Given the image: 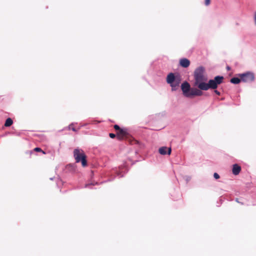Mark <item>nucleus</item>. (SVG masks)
<instances>
[{
    "mask_svg": "<svg viewBox=\"0 0 256 256\" xmlns=\"http://www.w3.org/2000/svg\"><path fill=\"white\" fill-rule=\"evenodd\" d=\"M205 69L203 66H199L194 72V86L201 90H207L210 88L216 89L218 85L221 84L224 80L222 76H216L214 79L210 80L208 83L206 76L204 75Z\"/></svg>",
    "mask_w": 256,
    "mask_h": 256,
    "instance_id": "f257e3e1",
    "label": "nucleus"
},
{
    "mask_svg": "<svg viewBox=\"0 0 256 256\" xmlns=\"http://www.w3.org/2000/svg\"><path fill=\"white\" fill-rule=\"evenodd\" d=\"M74 156L76 162H81L83 167L87 166L86 156L82 150L76 148L74 150Z\"/></svg>",
    "mask_w": 256,
    "mask_h": 256,
    "instance_id": "f03ea898",
    "label": "nucleus"
},
{
    "mask_svg": "<svg viewBox=\"0 0 256 256\" xmlns=\"http://www.w3.org/2000/svg\"><path fill=\"white\" fill-rule=\"evenodd\" d=\"M242 81L244 82H250L254 80V76L253 73L248 72L239 75Z\"/></svg>",
    "mask_w": 256,
    "mask_h": 256,
    "instance_id": "7ed1b4c3",
    "label": "nucleus"
},
{
    "mask_svg": "<svg viewBox=\"0 0 256 256\" xmlns=\"http://www.w3.org/2000/svg\"><path fill=\"white\" fill-rule=\"evenodd\" d=\"M184 94L187 97H190V92L191 90L190 84L186 82H184L181 86Z\"/></svg>",
    "mask_w": 256,
    "mask_h": 256,
    "instance_id": "20e7f679",
    "label": "nucleus"
},
{
    "mask_svg": "<svg viewBox=\"0 0 256 256\" xmlns=\"http://www.w3.org/2000/svg\"><path fill=\"white\" fill-rule=\"evenodd\" d=\"M116 138L119 140H122L124 138H127L128 132L127 130L124 128H121L116 132Z\"/></svg>",
    "mask_w": 256,
    "mask_h": 256,
    "instance_id": "39448f33",
    "label": "nucleus"
},
{
    "mask_svg": "<svg viewBox=\"0 0 256 256\" xmlns=\"http://www.w3.org/2000/svg\"><path fill=\"white\" fill-rule=\"evenodd\" d=\"M202 90L197 88H191L190 92V97L192 96H201L202 95Z\"/></svg>",
    "mask_w": 256,
    "mask_h": 256,
    "instance_id": "423d86ee",
    "label": "nucleus"
},
{
    "mask_svg": "<svg viewBox=\"0 0 256 256\" xmlns=\"http://www.w3.org/2000/svg\"><path fill=\"white\" fill-rule=\"evenodd\" d=\"M158 152L160 154L164 155L168 154L170 155L171 154L172 149L171 148H167L166 146H162L158 150Z\"/></svg>",
    "mask_w": 256,
    "mask_h": 256,
    "instance_id": "0eeeda50",
    "label": "nucleus"
},
{
    "mask_svg": "<svg viewBox=\"0 0 256 256\" xmlns=\"http://www.w3.org/2000/svg\"><path fill=\"white\" fill-rule=\"evenodd\" d=\"M175 80V76L172 73H170L168 74L166 78V82L168 84H170V86L173 88L176 86H174V82Z\"/></svg>",
    "mask_w": 256,
    "mask_h": 256,
    "instance_id": "6e6552de",
    "label": "nucleus"
},
{
    "mask_svg": "<svg viewBox=\"0 0 256 256\" xmlns=\"http://www.w3.org/2000/svg\"><path fill=\"white\" fill-rule=\"evenodd\" d=\"M180 64L182 67L186 68L190 65V61L186 58H183L180 60Z\"/></svg>",
    "mask_w": 256,
    "mask_h": 256,
    "instance_id": "1a4fd4ad",
    "label": "nucleus"
},
{
    "mask_svg": "<svg viewBox=\"0 0 256 256\" xmlns=\"http://www.w3.org/2000/svg\"><path fill=\"white\" fill-rule=\"evenodd\" d=\"M240 170H241V167L240 166H239L238 164H234L233 165L232 172V174H234L238 175V174H239Z\"/></svg>",
    "mask_w": 256,
    "mask_h": 256,
    "instance_id": "9d476101",
    "label": "nucleus"
},
{
    "mask_svg": "<svg viewBox=\"0 0 256 256\" xmlns=\"http://www.w3.org/2000/svg\"><path fill=\"white\" fill-rule=\"evenodd\" d=\"M12 124H13V121H12V119L10 118H8L6 120V122L4 124V126L6 127H8V126H11Z\"/></svg>",
    "mask_w": 256,
    "mask_h": 256,
    "instance_id": "9b49d317",
    "label": "nucleus"
},
{
    "mask_svg": "<svg viewBox=\"0 0 256 256\" xmlns=\"http://www.w3.org/2000/svg\"><path fill=\"white\" fill-rule=\"evenodd\" d=\"M241 80V78H232L230 79V82L234 84H238L240 82Z\"/></svg>",
    "mask_w": 256,
    "mask_h": 256,
    "instance_id": "f8f14e48",
    "label": "nucleus"
},
{
    "mask_svg": "<svg viewBox=\"0 0 256 256\" xmlns=\"http://www.w3.org/2000/svg\"><path fill=\"white\" fill-rule=\"evenodd\" d=\"M33 151L36 152H42L44 154H46V152L43 151L40 148H36L33 150Z\"/></svg>",
    "mask_w": 256,
    "mask_h": 256,
    "instance_id": "ddd939ff",
    "label": "nucleus"
},
{
    "mask_svg": "<svg viewBox=\"0 0 256 256\" xmlns=\"http://www.w3.org/2000/svg\"><path fill=\"white\" fill-rule=\"evenodd\" d=\"M69 130H72L74 132H76L77 130L75 128L73 124H71L68 126Z\"/></svg>",
    "mask_w": 256,
    "mask_h": 256,
    "instance_id": "4468645a",
    "label": "nucleus"
},
{
    "mask_svg": "<svg viewBox=\"0 0 256 256\" xmlns=\"http://www.w3.org/2000/svg\"><path fill=\"white\" fill-rule=\"evenodd\" d=\"M114 128L117 132L121 129V128H120V127L117 124L114 125Z\"/></svg>",
    "mask_w": 256,
    "mask_h": 256,
    "instance_id": "2eb2a0df",
    "label": "nucleus"
},
{
    "mask_svg": "<svg viewBox=\"0 0 256 256\" xmlns=\"http://www.w3.org/2000/svg\"><path fill=\"white\" fill-rule=\"evenodd\" d=\"M214 176L216 179H218L220 178V176L216 172L214 173Z\"/></svg>",
    "mask_w": 256,
    "mask_h": 256,
    "instance_id": "dca6fc26",
    "label": "nucleus"
},
{
    "mask_svg": "<svg viewBox=\"0 0 256 256\" xmlns=\"http://www.w3.org/2000/svg\"><path fill=\"white\" fill-rule=\"evenodd\" d=\"M109 136H110V138H116V135L115 134H114L110 133V134H109Z\"/></svg>",
    "mask_w": 256,
    "mask_h": 256,
    "instance_id": "f3484780",
    "label": "nucleus"
},
{
    "mask_svg": "<svg viewBox=\"0 0 256 256\" xmlns=\"http://www.w3.org/2000/svg\"><path fill=\"white\" fill-rule=\"evenodd\" d=\"M210 0H205V4L208 6L210 4Z\"/></svg>",
    "mask_w": 256,
    "mask_h": 256,
    "instance_id": "a211bd4d",
    "label": "nucleus"
},
{
    "mask_svg": "<svg viewBox=\"0 0 256 256\" xmlns=\"http://www.w3.org/2000/svg\"><path fill=\"white\" fill-rule=\"evenodd\" d=\"M214 92L218 96H220V93L219 91L216 90V89H214Z\"/></svg>",
    "mask_w": 256,
    "mask_h": 256,
    "instance_id": "6ab92c4d",
    "label": "nucleus"
},
{
    "mask_svg": "<svg viewBox=\"0 0 256 256\" xmlns=\"http://www.w3.org/2000/svg\"><path fill=\"white\" fill-rule=\"evenodd\" d=\"M236 201L238 203H240V202L238 201V198H236ZM242 204H244L242 202H240Z\"/></svg>",
    "mask_w": 256,
    "mask_h": 256,
    "instance_id": "aec40b11",
    "label": "nucleus"
},
{
    "mask_svg": "<svg viewBox=\"0 0 256 256\" xmlns=\"http://www.w3.org/2000/svg\"><path fill=\"white\" fill-rule=\"evenodd\" d=\"M226 69L228 70H230V68L229 66H226Z\"/></svg>",
    "mask_w": 256,
    "mask_h": 256,
    "instance_id": "412c9836",
    "label": "nucleus"
},
{
    "mask_svg": "<svg viewBox=\"0 0 256 256\" xmlns=\"http://www.w3.org/2000/svg\"><path fill=\"white\" fill-rule=\"evenodd\" d=\"M254 22L256 24V12L255 13V16H254Z\"/></svg>",
    "mask_w": 256,
    "mask_h": 256,
    "instance_id": "4be33fe9",
    "label": "nucleus"
},
{
    "mask_svg": "<svg viewBox=\"0 0 256 256\" xmlns=\"http://www.w3.org/2000/svg\"><path fill=\"white\" fill-rule=\"evenodd\" d=\"M30 154H32V151H30Z\"/></svg>",
    "mask_w": 256,
    "mask_h": 256,
    "instance_id": "5701e85b",
    "label": "nucleus"
},
{
    "mask_svg": "<svg viewBox=\"0 0 256 256\" xmlns=\"http://www.w3.org/2000/svg\"><path fill=\"white\" fill-rule=\"evenodd\" d=\"M90 184H86V186H90Z\"/></svg>",
    "mask_w": 256,
    "mask_h": 256,
    "instance_id": "b1692460",
    "label": "nucleus"
}]
</instances>
